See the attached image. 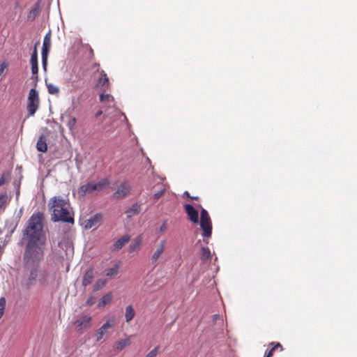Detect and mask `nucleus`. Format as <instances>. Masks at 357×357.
I'll use <instances>...</instances> for the list:
<instances>
[{
	"instance_id": "nucleus-13",
	"label": "nucleus",
	"mask_w": 357,
	"mask_h": 357,
	"mask_svg": "<svg viewBox=\"0 0 357 357\" xmlns=\"http://www.w3.org/2000/svg\"><path fill=\"white\" fill-rule=\"evenodd\" d=\"M130 239V236L128 235H124L119 239L115 241V243L113 244V250H119L121 249L127 243L129 242Z\"/></svg>"
},
{
	"instance_id": "nucleus-41",
	"label": "nucleus",
	"mask_w": 357,
	"mask_h": 357,
	"mask_svg": "<svg viewBox=\"0 0 357 357\" xmlns=\"http://www.w3.org/2000/svg\"><path fill=\"white\" fill-rule=\"evenodd\" d=\"M102 114V112L101 110H99V111L96 114V118L99 117Z\"/></svg>"
},
{
	"instance_id": "nucleus-27",
	"label": "nucleus",
	"mask_w": 357,
	"mask_h": 357,
	"mask_svg": "<svg viewBox=\"0 0 357 357\" xmlns=\"http://www.w3.org/2000/svg\"><path fill=\"white\" fill-rule=\"evenodd\" d=\"M107 280L106 279H99L96 281V284L93 287V290L94 291H98L106 285Z\"/></svg>"
},
{
	"instance_id": "nucleus-20",
	"label": "nucleus",
	"mask_w": 357,
	"mask_h": 357,
	"mask_svg": "<svg viewBox=\"0 0 357 357\" xmlns=\"http://www.w3.org/2000/svg\"><path fill=\"white\" fill-rule=\"evenodd\" d=\"M40 10V7L39 3H36L33 8L31 9L27 15V18L29 20L33 21L36 17L38 15Z\"/></svg>"
},
{
	"instance_id": "nucleus-14",
	"label": "nucleus",
	"mask_w": 357,
	"mask_h": 357,
	"mask_svg": "<svg viewBox=\"0 0 357 357\" xmlns=\"http://www.w3.org/2000/svg\"><path fill=\"white\" fill-rule=\"evenodd\" d=\"M141 211V206L137 203L132 204L130 208L126 211V214L128 218H130L132 216L137 215Z\"/></svg>"
},
{
	"instance_id": "nucleus-42",
	"label": "nucleus",
	"mask_w": 357,
	"mask_h": 357,
	"mask_svg": "<svg viewBox=\"0 0 357 357\" xmlns=\"http://www.w3.org/2000/svg\"><path fill=\"white\" fill-rule=\"evenodd\" d=\"M49 92L52 94H56L59 92V91H49Z\"/></svg>"
},
{
	"instance_id": "nucleus-16",
	"label": "nucleus",
	"mask_w": 357,
	"mask_h": 357,
	"mask_svg": "<svg viewBox=\"0 0 357 357\" xmlns=\"http://www.w3.org/2000/svg\"><path fill=\"white\" fill-rule=\"evenodd\" d=\"M51 46V33H47L44 37L43 44L42 47V54H48L50 47Z\"/></svg>"
},
{
	"instance_id": "nucleus-39",
	"label": "nucleus",
	"mask_w": 357,
	"mask_h": 357,
	"mask_svg": "<svg viewBox=\"0 0 357 357\" xmlns=\"http://www.w3.org/2000/svg\"><path fill=\"white\" fill-rule=\"evenodd\" d=\"M166 229H167L166 222H164V223L161 225V227H160V231L161 232H163V231H166Z\"/></svg>"
},
{
	"instance_id": "nucleus-30",
	"label": "nucleus",
	"mask_w": 357,
	"mask_h": 357,
	"mask_svg": "<svg viewBox=\"0 0 357 357\" xmlns=\"http://www.w3.org/2000/svg\"><path fill=\"white\" fill-rule=\"evenodd\" d=\"M76 119L75 117L69 116L68 121L67 122V126L70 129V130L73 131L75 129L76 124Z\"/></svg>"
},
{
	"instance_id": "nucleus-21",
	"label": "nucleus",
	"mask_w": 357,
	"mask_h": 357,
	"mask_svg": "<svg viewBox=\"0 0 357 357\" xmlns=\"http://www.w3.org/2000/svg\"><path fill=\"white\" fill-rule=\"evenodd\" d=\"M135 312L132 305L126 307L125 318L126 322H130L135 317Z\"/></svg>"
},
{
	"instance_id": "nucleus-45",
	"label": "nucleus",
	"mask_w": 357,
	"mask_h": 357,
	"mask_svg": "<svg viewBox=\"0 0 357 357\" xmlns=\"http://www.w3.org/2000/svg\"><path fill=\"white\" fill-rule=\"evenodd\" d=\"M190 198L192 199H198L197 197H190Z\"/></svg>"
},
{
	"instance_id": "nucleus-17",
	"label": "nucleus",
	"mask_w": 357,
	"mask_h": 357,
	"mask_svg": "<svg viewBox=\"0 0 357 357\" xmlns=\"http://www.w3.org/2000/svg\"><path fill=\"white\" fill-rule=\"evenodd\" d=\"M200 257L203 263L210 261L211 260V253L208 248L202 247Z\"/></svg>"
},
{
	"instance_id": "nucleus-4",
	"label": "nucleus",
	"mask_w": 357,
	"mask_h": 357,
	"mask_svg": "<svg viewBox=\"0 0 357 357\" xmlns=\"http://www.w3.org/2000/svg\"><path fill=\"white\" fill-rule=\"evenodd\" d=\"M40 105V98L38 91H29L27 98V111L29 116H33L37 111Z\"/></svg>"
},
{
	"instance_id": "nucleus-19",
	"label": "nucleus",
	"mask_w": 357,
	"mask_h": 357,
	"mask_svg": "<svg viewBox=\"0 0 357 357\" xmlns=\"http://www.w3.org/2000/svg\"><path fill=\"white\" fill-rule=\"evenodd\" d=\"M119 263H115L114 266L105 271V275L108 278H112L115 277L119 273Z\"/></svg>"
},
{
	"instance_id": "nucleus-33",
	"label": "nucleus",
	"mask_w": 357,
	"mask_h": 357,
	"mask_svg": "<svg viewBox=\"0 0 357 357\" xmlns=\"http://www.w3.org/2000/svg\"><path fill=\"white\" fill-rule=\"evenodd\" d=\"M165 188H162L161 190H160L159 191H158L157 192H155L153 195V199L154 200V202H156L157 200H158L162 196H163V195L165 194Z\"/></svg>"
},
{
	"instance_id": "nucleus-7",
	"label": "nucleus",
	"mask_w": 357,
	"mask_h": 357,
	"mask_svg": "<svg viewBox=\"0 0 357 357\" xmlns=\"http://www.w3.org/2000/svg\"><path fill=\"white\" fill-rule=\"evenodd\" d=\"M184 209L189 220L193 223L199 222V212L191 204H185Z\"/></svg>"
},
{
	"instance_id": "nucleus-25",
	"label": "nucleus",
	"mask_w": 357,
	"mask_h": 357,
	"mask_svg": "<svg viewBox=\"0 0 357 357\" xmlns=\"http://www.w3.org/2000/svg\"><path fill=\"white\" fill-rule=\"evenodd\" d=\"M9 200V197L6 193H3L0 195V211L5 210L6 206Z\"/></svg>"
},
{
	"instance_id": "nucleus-1",
	"label": "nucleus",
	"mask_w": 357,
	"mask_h": 357,
	"mask_svg": "<svg viewBox=\"0 0 357 357\" xmlns=\"http://www.w3.org/2000/svg\"><path fill=\"white\" fill-rule=\"evenodd\" d=\"M43 214H33L22 230V242L25 245L23 255L24 267L26 278L22 284L26 289L34 286L37 281L47 283V273L40 268L44 257L46 237L43 233Z\"/></svg>"
},
{
	"instance_id": "nucleus-36",
	"label": "nucleus",
	"mask_w": 357,
	"mask_h": 357,
	"mask_svg": "<svg viewBox=\"0 0 357 357\" xmlns=\"http://www.w3.org/2000/svg\"><path fill=\"white\" fill-rule=\"evenodd\" d=\"M42 62H43V66L44 69L45 70L46 66L47 63V54H46L45 53L42 54Z\"/></svg>"
},
{
	"instance_id": "nucleus-18",
	"label": "nucleus",
	"mask_w": 357,
	"mask_h": 357,
	"mask_svg": "<svg viewBox=\"0 0 357 357\" xmlns=\"http://www.w3.org/2000/svg\"><path fill=\"white\" fill-rule=\"evenodd\" d=\"M36 149L38 151L46 152L47 151V145L43 135H40L36 143Z\"/></svg>"
},
{
	"instance_id": "nucleus-28",
	"label": "nucleus",
	"mask_w": 357,
	"mask_h": 357,
	"mask_svg": "<svg viewBox=\"0 0 357 357\" xmlns=\"http://www.w3.org/2000/svg\"><path fill=\"white\" fill-rule=\"evenodd\" d=\"M112 298V293H107L102 296L101 301L99 303V306H105L107 303H110Z\"/></svg>"
},
{
	"instance_id": "nucleus-15",
	"label": "nucleus",
	"mask_w": 357,
	"mask_h": 357,
	"mask_svg": "<svg viewBox=\"0 0 357 357\" xmlns=\"http://www.w3.org/2000/svg\"><path fill=\"white\" fill-rule=\"evenodd\" d=\"M94 278L93 269L90 268L87 270L82 278V285L86 287L91 283Z\"/></svg>"
},
{
	"instance_id": "nucleus-35",
	"label": "nucleus",
	"mask_w": 357,
	"mask_h": 357,
	"mask_svg": "<svg viewBox=\"0 0 357 357\" xmlns=\"http://www.w3.org/2000/svg\"><path fill=\"white\" fill-rule=\"evenodd\" d=\"M7 67L8 63L6 61H3L0 64V75H1L3 73L4 70L7 68Z\"/></svg>"
},
{
	"instance_id": "nucleus-22",
	"label": "nucleus",
	"mask_w": 357,
	"mask_h": 357,
	"mask_svg": "<svg viewBox=\"0 0 357 357\" xmlns=\"http://www.w3.org/2000/svg\"><path fill=\"white\" fill-rule=\"evenodd\" d=\"M100 100L102 103H105L108 105L109 107L111 103L114 102V98L112 96L108 93H101L100 94Z\"/></svg>"
},
{
	"instance_id": "nucleus-8",
	"label": "nucleus",
	"mask_w": 357,
	"mask_h": 357,
	"mask_svg": "<svg viewBox=\"0 0 357 357\" xmlns=\"http://www.w3.org/2000/svg\"><path fill=\"white\" fill-rule=\"evenodd\" d=\"M165 241H161L156 246L155 250L152 255L151 263L154 264V266H156L158 259L165 251Z\"/></svg>"
},
{
	"instance_id": "nucleus-40",
	"label": "nucleus",
	"mask_w": 357,
	"mask_h": 357,
	"mask_svg": "<svg viewBox=\"0 0 357 357\" xmlns=\"http://www.w3.org/2000/svg\"><path fill=\"white\" fill-rule=\"evenodd\" d=\"M5 183V179L3 176L0 178V186Z\"/></svg>"
},
{
	"instance_id": "nucleus-32",
	"label": "nucleus",
	"mask_w": 357,
	"mask_h": 357,
	"mask_svg": "<svg viewBox=\"0 0 357 357\" xmlns=\"http://www.w3.org/2000/svg\"><path fill=\"white\" fill-rule=\"evenodd\" d=\"M6 299L3 297L0 298V318L3 314L5 307H6Z\"/></svg>"
},
{
	"instance_id": "nucleus-9",
	"label": "nucleus",
	"mask_w": 357,
	"mask_h": 357,
	"mask_svg": "<svg viewBox=\"0 0 357 357\" xmlns=\"http://www.w3.org/2000/svg\"><path fill=\"white\" fill-rule=\"evenodd\" d=\"M96 86L98 88L108 89L110 87V83L107 74L102 70L100 73L99 77L96 82Z\"/></svg>"
},
{
	"instance_id": "nucleus-31",
	"label": "nucleus",
	"mask_w": 357,
	"mask_h": 357,
	"mask_svg": "<svg viewBox=\"0 0 357 357\" xmlns=\"http://www.w3.org/2000/svg\"><path fill=\"white\" fill-rule=\"evenodd\" d=\"M37 45H38V43H36L35 45V47L33 48V51L32 54L31 56L30 62H38Z\"/></svg>"
},
{
	"instance_id": "nucleus-26",
	"label": "nucleus",
	"mask_w": 357,
	"mask_h": 357,
	"mask_svg": "<svg viewBox=\"0 0 357 357\" xmlns=\"http://www.w3.org/2000/svg\"><path fill=\"white\" fill-rule=\"evenodd\" d=\"M97 187V191L102 190L103 189L107 188L109 185V181L107 178H103L100 180L99 182L96 183Z\"/></svg>"
},
{
	"instance_id": "nucleus-37",
	"label": "nucleus",
	"mask_w": 357,
	"mask_h": 357,
	"mask_svg": "<svg viewBox=\"0 0 357 357\" xmlns=\"http://www.w3.org/2000/svg\"><path fill=\"white\" fill-rule=\"evenodd\" d=\"M271 346H272V345H273V348H275V350L276 349H278V348H280V349H281V350H282V344H281L280 343H279V342H277V343H275V344L274 342H271V343H270V344H269V346H271Z\"/></svg>"
},
{
	"instance_id": "nucleus-23",
	"label": "nucleus",
	"mask_w": 357,
	"mask_h": 357,
	"mask_svg": "<svg viewBox=\"0 0 357 357\" xmlns=\"http://www.w3.org/2000/svg\"><path fill=\"white\" fill-rule=\"evenodd\" d=\"M130 344V341L128 338L121 340L116 342L115 349L117 351H121L124 347L129 345Z\"/></svg>"
},
{
	"instance_id": "nucleus-5",
	"label": "nucleus",
	"mask_w": 357,
	"mask_h": 357,
	"mask_svg": "<svg viewBox=\"0 0 357 357\" xmlns=\"http://www.w3.org/2000/svg\"><path fill=\"white\" fill-rule=\"evenodd\" d=\"M91 317L84 315L80 319L75 321V328L78 332H82L84 330L91 327Z\"/></svg>"
},
{
	"instance_id": "nucleus-34",
	"label": "nucleus",
	"mask_w": 357,
	"mask_h": 357,
	"mask_svg": "<svg viewBox=\"0 0 357 357\" xmlns=\"http://www.w3.org/2000/svg\"><path fill=\"white\" fill-rule=\"evenodd\" d=\"M158 354V347L152 349L149 353H148L146 357H155Z\"/></svg>"
},
{
	"instance_id": "nucleus-6",
	"label": "nucleus",
	"mask_w": 357,
	"mask_h": 357,
	"mask_svg": "<svg viewBox=\"0 0 357 357\" xmlns=\"http://www.w3.org/2000/svg\"><path fill=\"white\" fill-rule=\"evenodd\" d=\"M130 192V184L124 181L119 187L117 190L113 194V197L116 199H121L127 197Z\"/></svg>"
},
{
	"instance_id": "nucleus-29",
	"label": "nucleus",
	"mask_w": 357,
	"mask_h": 357,
	"mask_svg": "<svg viewBox=\"0 0 357 357\" xmlns=\"http://www.w3.org/2000/svg\"><path fill=\"white\" fill-rule=\"evenodd\" d=\"M31 66L32 79H36L38 73V62H30Z\"/></svg>"
},
{
	"instance_id": "nucleus-3",
	"label": "nucleus",
	"mask_w": 357,
	"mask_h": 357,
	"mask_svg": "<svg viewBox=\"0 0 357 357\" xmlns=\"http://www.w3.org/2000/svg\"><path fill=\"white\" fill-rule=\"evenodd\" d=\"M199 224L203 231L202 236L210 238L212 234V222L207 211L204 208L201 210Z\"/></svg>"
},
{
	"instance_id": "nucleus-46",
	"label": "nucleus",
	"mask_w": 357,
	"mask_h": 357,
	"mask_svg": "<svg viewBox=\"0 0 357 357\" xmlns=\"http://www.w3.org/2000/svg\"><path fill=\"white\" fill-rule=\"evenodd\" d=\"M214 317H215V319H218V314H215V315H214Z\"/></svg>"
},
{
	"instance_id": "nucleus-24",
	"label": "nucleus",
	"mask_w": 357,
	"mask_h": 357,
	"mask_svg": "<svg viewBox=\"0 0 357 357\" xmlns=\"http://www.w3.org/2000/svg\"><path fill=\"white\" fill-rule=\"evenodd\" d=\"M142 243V238L140 236L137 237L134 242L129 245V252H132L139 248Z\"/></svg>"
},
{
	"instance_id": "nucleus-12",
	"label": "nucleus",
	"mask_w": 357,
	"mask_h": 357,
	"mask_svg": "<svg viewBox=\"0 0 357 357\" xmlns=\"http://www.w3.org/2000/svg\"><path fill=\"white\" fill-rule=\"evenodd\" d=\"M114 326L113 324H111L109 321H107L106 323H105L97 331L96 334V341H100L105 333H106L107 330L109 328H112Z\"/></svg>"
},
{
	"instance_id": "nucleus-10",
	"label": "nucleus",
	"mask_w": 357,
	"mask_h": 357,
	"mask_svg": "<svg viewBox=\"0 0 357 357\" xmlns=\"http://www.w3.org/2000/svg\"><path fill=\"white\" fill-rule=\"evenodd\" d=\"M93 191H97L96 183L89 182L82 185L78 190V193L82 196H84L86 194L91 193Z\"/></svg>"
},
{
	"instance_id": "nucleus-11",
	"label": "nucleus",
	"mask_w": 357,
	"mask_h": 357,
	"mask_svg": "<svg viewBox=\"0 0 357 357\" xmlns=\"http://www.w3.org/2000/svg\"><path fill=\"white\" fill-rule=\"evenodd\" d=\"M100 214H96L93 216L91 217L89 219L84 221V227L86 229H91L93 227H97L101 220Z\"/></svg>"
},
{
	"instance_id": "nucleus-44",
	"label": "nucleus",
	"mask_w": 357,
	"mask_h": 357,
	"mask_svg": "<svg viewBox=\"0 0 357 357\" xmlns=\"http://www.w3.org/2000/svg\"><path fill=\"white\" fill-rule=\"evenodd\" d=\"M184 195H185L186 196H188L189 198H190V197H191V196L190 195L189 192H187V191H185V192H184Z\"/></svg>"
},
{
	"instance_id": "nucleus-43",
	"label": "nucleus",
	"mask_w": 357,
	"mask_h": 357,
	"mask_svg": "<svg viewBox=\"0 0 357 357\" xmlns=\"http://www.w3.org/2000/svg\"><path fill=\"white\" fill-rule=\"evenodd\" d=\"M86 303H87L88 305H92V304H93V302H92L90 299H89V300L86 301Z\"/></svg>"
},
{
	"instance_id": "nucleus-2",
	"label": "nucleus",
	"mask_w": 357,
	"mask_h": 357,
	"mask_svg": "<svg viewBox=\"0 0 357 357\" xmlns=\"http://www.w3.org/2000/svg\"><path fill=\"white\" fill-rule=\"evenodd\" d=\"M48 206L52 212L51 220L53 222H74L70 204L67 199L61 196L53 197L50 199Z\"/></svg>"
},
{
	"instance_id": "nucleus-38",
	"label": "nucleus",
	"mask_w": 357,
	"mask_h": 357,
	"mask_svg": "<svg viewBox=\"0 0 357 357\" xmlns=\"http://www.w3.org/2000/svg\"><path fill=\"white\" fill-rule=\"evenodd\" d=\"M275 351V348H271L268 351H267L266 354H265V356L264 357H272L273 355V352Z\"/></svg>"
}]
</instances>
